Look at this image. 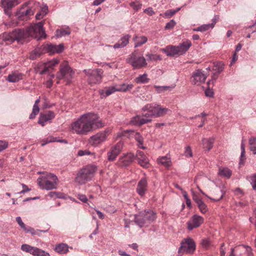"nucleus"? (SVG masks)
Returning a JSON list of instances; mask_svg holds the SVG:
<instances>
[{
	"mask_svg": "<svg viewBox=\"0 0 256 256\" xmlns=\"http://www.w3.org/2000/svg\"><path fill=\"white\" fill-rule=\"evenodd\" d=\"M130 132L132 136H134L135 140L138 142V146L139 148L144 150L146 148L145 146H143L144 139L142 136L140 134L139 132H136L131 130H126L118 134V137H121L124 134V133Z\"/></svg>",
	"mask_w": 256,
	"mask_h": 256,
	"instance_id": "nucleus-17",
	"label": "nucleus"
},
{
	"mask_svg": "<svg viewBox=\"0 0 256 256\" xmlns=\"http://www.w3.org/2000/svg\"><path fill=\"white\" fill-rule=\"evenodd\" d=\"M126 62L134 69H140L146 67L148 64L145 58L142 56L138 55L136 52L128 56Z\"/></svg>",
	"mask_w": 256,
	"mask_h": 256,
	"instance_id": "nucleus-6",
	"label": "nucleus"
},
{
	"mask_svg": "<svg viewBox=\"0 0 256 256\" xmlns=\"http://www.w3.org/2000/svg\"><path fill=\"white\" fill-rule=\"evenodd\" d=\"M214 140V138H204L202 140V148L206 151L210 150L213 147Z\"/></svg>",
	"mask_w": 256,
	"mask_h": 256,
	"instance_id": "nucleus-29",
	"label": "nucleus"
},
{
	"mask_svg": "<svg viewBox=\"0 0 256 256\" xmlns=\"http://www.w3.org/2000/svg\"><path fill=\"white\" fill-rule=\"evenodd\" d=\"M64 70L60 69L59 72L56 74V78L58 80H64L66 84H70L74 77V71L69 66L66 70V74L64 75Z\"/></svg>",
	"mask_w": 256,
	"mask_h": 256,
	"instance_id": "nucleus-14",
	"label": "nucleus"
},
{
	"mask_svg": "<svg viewBox=\"0 0 256 256\" xmlns=\"http://www.w3.org/2000/svg\"><path fill=\"white\" fill-rule=\"evenodd\" d=\"M32 247L33 246L27 244H23L21 246V250L24 252H28Z\"/></svg>",
	"mask_w": 256,
	"mask_h": 256,
	"instance_id": "nucleus-61",
	"label": "nucleus"
},
{
	"mask_svg": "<svg viewBox=\"0 0 256 256\" xmlns=\"http://www.w3.org/2000/svg\"><path fill=\"white\" fill-rule=\"evenodd\" d=\"M176 24V22L174 20H172L170 22H168L165 26L166 30H170L174 28Z\"/></svg>",
	"mask_w": 256,
	"mask_h": 256,
	"instance_id": "nucleus-58",
	"label": "nucleus"
},
{
	"mask_svg": "<svg viewBox=\"0 0 256 256\" xmlns=\"http://www.w3.org/2000/svg\"><path fill=\"white\" fill-rule=\"evenodd\" d=\"M104 126V123L97 113L86 112L81 115L76 121L72 123L70 130L74 134L86 135Z\"/></svg>",
	"mask_w": 256,
	"mask_h": 256,
	"instance_id": "nucleus-2",
	"label": "nucleus"
},
{
	"mask_svg": "<svg viewBox=\"0 0 256 256\" xmlns=\"http://www.w3.org/2000/svg\"><path fill=\"white\" fill-rule=\"evenodd\" d=\"M192 46L191 42L186 40L180 44L178 46H177L178 51V56L182 55L184 54Z\"/></svg>",
	"mask_w": 256,
	"mask_h": 256,
	"instance_id": "nucleus-24",
	"label": "nucleus"
},
{
	"mask_svg": "<svg viewBox=\"0 0 256 256\" xmlns=\"http://www.w3.org/2000/svg\"><path fill=\"white\" fill-rule=\"evenodd\" d=\"M210 241L209 238H204L202 240L201 245L204 248H208L210 246Z\"/></svg>",
	"mask_w": 256,
	"mask_h": 256,
	"instance_id": "nucleus-54",
	"label": "nucleus"
},
{
	"mask_svg": "<svg viewBox=\"0 0 256 256\" xmlns=\"http://www.w3.org/2000/svg\"><path fill=\"white\" fill-rule=\"evenodd\" d=\"M97 170L98 167L94 164H88L85 166L77 173L74 179L75 182L78 185L84 184L92 180Z\"/></svg>",
	"mask_w": 256,
	"mask_h": 256,
	"instance_id": "nucleus-4",
	"label": "nucleus"
},
{
	"mask_svg": "<svg viewBox=\"0 0 256 256\" xmlns=\"http://www.w3.org/2000/svg\"><path fill=\"white\" fill-rule=\"evenodd\" d=\"M135 156L134 154L132 152L128 153L119 160V163L122 166H126L129 165L132 162L134 161Z\"/></svg>",
	"mask_w": 256,
	"mask_h": 256,
	"instance_id": "nucleus-23",
	"label": "nucleus"
},
{
	"mask_svg": "<svg viewBox=\"0 0 256 256\" xmlns=\"http://www.w3.org/2000/svg\"><path fill=\"white\" fill-rule=\"evenodd\" d=\"M139 216L142 217L144 220H149L150 222L154 221L156 218V214L152 210H148L142 212L140 213Z\"/></svg>",
	"mask_w": 256,
	"mask_h": 256,
	"instance_id": "nucleus-27",
	"label": "nucleus"
},
{
	"mask_svg": "<svg viewBox=\"0 0 256 256\" xmlns=\"http://www.w3.org/2000/svg\"><path fill=\"white\" fill-rule=\"evenodd\" d=\"M111 132L112 130L109 128H106L104 130L100 131L91 136L88 140V142L94 146H97L104 142Z\"/></svg>",
	"mask_w": 256,
	"mask_h": 256,
	"instance_id": "nucleus-8",
	"label": "nucleus"
},
{
	"mask_svg": "<svg viewBox=\"0 0 256 256\" xmlns=\"http://www.w3.org/2000/svg\"><path fill=\"white\" fill-rule=\"evenodd\" d=\"M148 60L150 61H157L158 60H161V58L160 55L156 54H152L148 53L146 55Z\"/></svg>",
	"mask_w": 256,
	"mask_h": 256,
	"instance_id": "nucleus-48",
	"label": "nucleus"
},
{
	"mask_svg": "<svg viewBox=\"0 0 256 256\" xmlns=\"http://www.w3.org/2000/svg\"><path fill=\"white\" fill-rule=\"evenodd\" d=\"M151 118L149 116H140V126L150 122L152 120Z\"/></svg>",
	"mask_w": 256,
	"mask_h": 256,
	"instance_id": "nucleus-53",
	"label": "nucleus"
},
{
	"mask_svg": "<svg viewBox=\"0 0 256 256\" xmlns=\"http://www.w3.org/2000/svg\"><path fill=\"white\" fill-rule=\"evenodd\" d=\"M30 4V2H25L22 5V7L17 11L16 16L19 18H24L33 15L36 10V8H38L40 6L38 2H34V7H30L28 5Z\"/></svg>",
	"mask_w": 256,
	"mask_h": 256,
	"instance_id": "nucleus-9",
	"label": "nucleus"
},
{
	"mask_svg": "<svg viewBox=\"0 0 256 256\" xmlns=\"http://www.w3.org/2000/svg\"><path fill=\"white\" fill-rule=\"evenodd\" d=\"M148 188V182L145 178H143L138 182L137 188L136 192L141 196L145 194Z\"/></svg>",
	"mask_w": 256,
	"mask_h": 256,
	"instance_id": "nucleus-21",
	"label": "nucleus"
},
{
	"mask_svg": "<svg viewBox=\"0 0 256 256\" xmlns=\"http://www.w3.org/2000/svg\"><path fill=\"white\" fill-rule=\"evenodd\" d=\"M250 149L254 154H256V137L252 138L249 140Z\"/></svg>",
	"mask_w": 256,
	"mask_h": 256,
	"instance_id": "nucleus-45",
	"label": "nucleus"
},
{
	"mask_svg": "<svg viewBox=\"0 0 256 256\" xmlns=\"http://www.w3.org/2000/svg\"><path fill=\"white\" fill-rule=\"evenodd\" d=\"M118 92L116 86L106 87L105 90H102L99 91V93L101 96L106 97L114 92Z\"/></svg>",
	"mask_w": 256,
	"mask_h": 256,
	"instance_id": "nucleus-32",
	"label": "nucleus"
},
{
	"mask_svg": "<svg viewBox=\"0 0 256 256\" xmlns=\"http://www.w3.org/2000/svg\"><path fill=\"white\" fill-rule=\"evenodd\" d=\"M55 118L54 113L50 110L44 113H40L38 120V124L44 126L47 123H50Z\"/></svg>",
	"mask_w": 256,
	"mask_h": 256,
	"instance_id": "nucleus-12",
	"label": "nucleus"
},
{
	"mask_svg": "<svg viewBox=\"0 0 256 256\" xmlns=\"http://www.w3.org/2000/svg\"><path fill=\"white\" fill-rule=\"evenodd\" d=\"M21 228L22 229L24 230L26 232H30L32 234H39L40 232H46V230H38L36 232H34V230L31 228L30 227H28V228H26V225H20Z\"/></svg>",
	"mask_w": 256,
	"mask_h": 256,
	"instance_id": "nucleus-44",
	"label": "nucleus"
},
{
	"mask_svg": "<svg viewBox=\"0 0 256 256\" xmlns=\"http://www.w3.org/2000/svg\"><path fill=\"white\" fill-rule=\"evenodd\" d=\"M184 154L186 158H192L193 157V152L192 147L190 146H186L184 148Z\"/></svg>",
	"mask_w": 256,
	"mask_h": 256,
	"instance_id": "nucleus-43",
	"label": "nucleus"
},
{
	"mask_svg": "<svg viewBox=\"0 0 256 256\" xmlns=\"http://www.w3.org/2000/svg\"><path fill=\"white\" fill-rule=\"evenodd\" d=\"M192 224H202L204 222V218L200 216L194 214L192 218Z\"/></svg>",
	"mask_w": 256,
	"mask_h": 256,
	"instance_id": "nucleus-47",
	"label": "nucleus"
},
{
	"mask_svg": "<svg viewBox=\"0 0 256 256\" xmlns=\"http://www.w3.org/2000/svg\"><path fill=\"white\" fill-rule=\"evenodd\" d=\"M36 256H50V254L48 252L39 248Z\"/></svg>",
	"mask_w": 256,
	"mask_h": 256,
	"instance_id": "nucleus-63",
	"label": "nucleus"
},
{
	"mask_svg": "<svg viewBox=\"0 0 256 256\" xmlns=\"http://www.w3.org/2000/svg\"><path fill=\"white\" fill-rule=\"evenodd\" d=\"M84 72L88 76V82L90 86L98 84L102 82L103 75L102 69L84 70Z\"/></svg>",
	"mask_w": 256,
	"mask_h": 256,
	"instance_id": "nucleus-7",
	"label": "nucleus"
},
{
	"mask_svg": "<svg viewBox=\"0 0 256 256\" xmlns=\"http://www.w3.org/2000/svg\"><path fill=\"white\" fill-rule=\"evenodd\" d=\"M69 65L66 61L63 62L62 64L60 66V69H63L64 70V75H66L67 73L66 70H67L68 68H69Z\"/></svg>",
	"mask_w": 256,
	"mask_h": 256,
	"instance_id": "nucleus-59",
	"label": "nucleus"
},
{
	"mask_svg": "<svg viewBox=\"0 0 256 256\" xmlns=\"http://www.w3.org/2000/svg\"><path fill=\"white\" fill-rule=\"evenodd\" d=\"M140 116H136L134 117L130 121L132 124L134 125L140 126Z\"/></svg>",
	"mask_w": 256,
	"mask_h": 256,
	"instance_id": "nucleus-62",
	"label": "nucleus"
},
{
	"mask_svg": "<svg viewBox=\"0 0 256 256\" xmlns=\"http://www.w3.org/2000/svg\"><path fill=\"white\" fill-rule=\"evenodd\" d=\"M136 158L138 164L144 168H148L150 166L149 159L141 150H138L136 154Z\"/></svg>",
	"mask_w": 256,
	"mask_h": 256,
	"instance_id": "nucleus-19",
	"label": "nucleus"
},
{
	"mask_svg": "<svg viewBox=\"0 0 256 256\" xmlns=\"http://www.w3.org/2000/svg\"><path fill=\"white\" fill-rule=\"evenodd\" d=\"M44 22H41L31 24L26 29L16 28L10 32H4L0 35V42H8L11 43L16 41L23 44L31 37L38 40L44 38L46 34L44 28Z\"/></svg>",
	"mask_w": 256,
	"mask_h": 256,
	"instance_id": "nucleus-1",
	"label": "nucleus"
},
{
	"mask_svg": "<svg viewBox=\"0 0 256 256\" xmlns=\"http://www.w3.org/2000/svg\"><path fill=\"white\" fill-rule=\"evenodd\" d=\"M42 50L46 52L53 54L55 53H60L64 50V46L62 44L58 45L52 44H46L42 46Z\"/></svg>",
	"mask_w": 256,
	"mask_h": 256,
	"instance_id": "nucleus-15",
	"label": "nucleus"
},
{
	"mask_svg": "<svg viewBox=\"0 0 256 256\" xmlns=\"http://www.w3.org/2000/svg\"><path fill=\"white\" fill-rule=\"evenodd\" d=\"M142 110L144 116L151 118L163 116L170 111L168 108H163L156 102L146 104L142 107Z\"/></svg>",
	"mask_w": 256,
	"mask_h": 256,
	"instance_id": "nucleus-5",
	"label": "nucleus"
},
{
	"mask_svg": "<svg viewBox=\"0 0 256 256\" xmlns=\"http://www.w3.org/2000/svg\"><path fill=\"white\" fill-rule=\"evenodd\" d=\"M180 8H178L176 10H170L166 11L164 14V16L166 18H170L174 16L176 12H178Z\"/></svg>",
	"mask_w": 256,
	"mask_h": 256,
	"instance_id": "nucleus-51",
	"label": "nucleus"
},
{
	"mask_svg": "<svg viewBox=\"0 0 256 256\" xmlns=\"http://www.w3.org/2000/svg\"><path fill=\"white\" fill-rule=\"evenodd\" d=\"M133 40L134 42V48H138L146 44L148 41V38L144 36L136 35L133 37Z\"/></svg>",
	"mask_w": 256,
	"mask_h": 256,
	"instance_id": "nucleus-31",
	"label": "nucleus"
},
{
	"mask_svg": "<svg viewBox=\"0 0 256 256\" xmlns=\"http://www.w3.org/2000/svg\"><path fill=\"white\" fill-rule=\"evenodd\" d=\"M218 18V16L215 15L212 20V24H204L200 26L201 32L207 31L209 29H212L214 27Z\"/></svg>",
	"mask_w": 256,
	"mask_h": 256,
	"instance_id": "nucleus-33",
	"label": "nucleus"
},
{
	"mask_svg": "<svg viewBox=\"0 0 256 256\" xmlns=\"http://www.w3.org/2000/svg\"><path fill=\"white\" fill-rule=\"evenodd\" d=\"M206 76L202 73L201 70H197L192 76V82L194 84H199L205 81Z\"/></svg>",
	"mask_w": 256,
	"mask_h": 256,
	"instance_id": "nucleus-20",
	"label": "nucleus"
},
{
	"mask_svg": "<svg viewBox=\"0 0 256 256\" xmlns=\"http://www.w3.org/2000/svg\"><path fill=\"white\" fill-rule=\"evenodd\" d=\"M24 74L18 71H14L9 74L6 80L10 82H16L23 78Z\"/></svg>",
	"mask_w": 256,
	"mask_h": 256,
	"instance_id": "nucleus-26",
	"label": "nucleus"
},
{
	"mask_svg": "<svg viewBox=\"0 0 256 256\" xmlns=\"http://www.w3.org/2000/svg\"><path fill=\"white\" fill-rule=\"evenodd\" d=\"M8 142L6 140H0V152L8 148Z\"/></svg>",
	"mask_w": 256,
	"mask_h": 256,
	"instance_id": "nucleus-57",
	"label": "nucleus"
},
{
	"mask_svg": "<svg viewBox=\"0 0 256 256\" xmlns=\"http://www.w3.org/2000/svg\"><path fill=\"white\" fill-rule=\"evenodd\" d=\"M246 180H248L254 190H256V174L246 176Z\"/></svg>",
	"mask_w": 256,
	"mask_h": 256,
	"instance_id": "nucleus-46",
	"label": "nucleus"
},
{
	"mask_svg": "<svg viewBox=\"0 0 256 256\" xmlns=\"http://www.w3.org/2000/svg\"><path fill=\"white\" fill-rule=\"evenodd\" d=\"M2 4L4 10L10 9L16 6L13 0H2Z\"/></svg>",
	"mask_w": 256,
	"mask_h": 256,
	"instance_id": "nucleus-42",
	"label": "nucleus"
},
{
	"mask_svg": "<svg viewBox=\"0 0 256 256\" xmlns=\"http://www.w3.org/2000/svg\"><path fill=\"white\" fill-rule=\"evenodd\" d=\"M224 68V64L222 62H216L214 66V70L218 73L221 72Z\"/></svg>",
	"mask_w": 256,
	"mask_h": 256,
	"instance_id": "nucleus-49",
	"label": "nucleus"
},
{
	"mask_svg": "<svg viewBox=\"0 0 256 256\" xmlns=\"http://www.w3.org/2000/svg\"><path fill=\"white\" fill-rule=\"evenodd\" d=\"M70 34V31L68 28L66 29H60L57 30L56 32V36L57 38L64 36L66 35H69Z\"/></svg>",
	"mask_w": 256,
	"mask_h": 256,
	"instance_id": "nucleus-41",
	"label": "nucleus"
},
{
	"mask_svg": "<svg viewBox=\"0 0 256 256\" xmlns=\"http://www.w3.org/2000/svg\"><path fill=\"white\" fill-rule=\"evenodd\" d=\"M196 250V244L190 238L184 239L180 243L178 253L193 254Z\"/></svg>",
	"mask_w": 256,
	"mask_h": 256,
	"instance_id": "nucleus-11",
	"label": "nucleus"
},
{
	"mask_svg": "<svg viewBox=\"0 0 256 256\" xmlns=\"http://www.w3.org/2000/svg\"><path fill=\"white\" fill-rule=\"evenodd\" d=\"M217 78L216 76H212V80H209L208 82V88H206L205 90V94L208 97H212L214 95V92L212 89H210V85L211 82H212V84H213L214 81L216 80Z\"/></svg>",
	"mask_w": 256,
	"mask_h": 256,
	"instance_id": "nucleus-40",
	"label": "nucleus"
},
{
	"mask_svg": "<svg viewBox=\"0 0 256 256\" xmlns=\"http://www.w3.org/2000/svg\"><path fill=\"white\" fill-rule=\"evenodd\" d=\"M161 50L164 52L168 56H174L176 55L178 56V48L176 46H168L165 48H162Z\"/></svg>",
	"mask_w": 256,
	"mask_h": 256,
	"instance_id": "nucleus-25",
	"label": "nucleus"
},
{
	"mask_svg": "<svg viewBox=\"0 0 256 256\" xmlns=\"http://www.w3.org/2000/svg\"><path fill=\"white\" fill-rule=\"evenodd\" d=\"M38 173L42 174L37 179L38 184L40 189L50 190L57 188L59 180L56 174L43 172Z\"/></svg>",
	"mask_w": 256,
	"mask_h": 256,
	"instance_id": "nucleus-3",
	"label": "nucleus"
},
{
	"mask_svg": "<svg viewBox=\"0 0 256 256\" xmlns=\"http://www.w3.org/2000/svg\"><path fill=\"white\" fill-rule=\"evenodd\" d=\"M134 81L137 84H146L149 82L150 79L148 78V74L144 73L136 78Z\"/></svg>",
	"mask_w": 256,
	"mask_h": 256,
	"instance_id": "nucleus-39",
	"label": "nucleus"
},
{
	"mask_svg": "<svg viewBox=\"0 0 256 256\" xmlns=\"http://www.w3.org/2000/svg\"><path fill=\"white\" fill-rule=\"evenodd\" d=\"M157 162L166 167H169L171 166V160L170 157L164 156L158 158Z\"/></svg>",
	"mask_w": 256,
	"mask_h": 256,
	"instance_id": "nucleus-36",
	"label": "nucleus"
},
{
	"mask_svg": "<svg viewBox=\"0 0 256 256\" xmlns=\"http://www.w3.org/2000/svg\"><path fill=\"white\" fill-rule=\"evenodd\" d=\"M64 70L60 69L59 72L56 74V78L58 80H64L66 84H70L74 77V71L69 66L66 70V74L64 75Z\"/></svg>",
	"mask_w": 256,
	"mask_h": 256,
	"instance_id": "nucleus-13",
	"label": "nucleus"
},
{
	"mask_svg": "<svg viewBox=\"0 0 256 256\" xmlns=\"http://www.w3.org/2000/svg\"><path fill=\"white\" fill-rule=\"evenodd\" d=\"M229 256H254L252 248L248 246L239 245L231 248Z\"/></svg>",
	"mask_w": 256,
	"mask_h": 256,
	"instance_id": "nucleus-10",
	"label": "nucleus"
},
{
	"mask_svg": "<svg viewBox=\"0 0 256 256\" xmlns=\"http://www.w3.org/2000/svg\"><path fill=\"white\" fill-rule=\"evenodd\" d=\"M58 62L59 60L58 59L54 58L46 63L42 64L40 65V67L42 68V70L40 71V74L42 75L49 72Z\"/></svg>",
	"mask_w": 256,
	"mask_h": 256,
	"instance_id": "nucleus-16",
	"label": "nucleus"
},
{
	"mask_svg": "<svg viewBox=\"0 0 256 256\" xmlns=\"http://www.w3.org/2000/svg\"><path fill=\"white\" fill-rule=\"evenodd\" d=\"M54 250L60 254H64L68 251V246L66 244H59L56 246Z\"/></svg>",
	"mask_w": 256,
	"mask_h": 256,
	"instance_id": "nucleus-34",
	"label": "nucleus"
},
{
	"mask_svg": "<svg viewBox=\"0 0 256 256\" xmlns=\"http://www.w3.org/2000/svg\"><path fill=\"white\" fill-rule=\"evenodd\" d=\"M40 55V50L38 49H35L30 54V58L31 60H34L36 59Z\"/></svg>",
	"mask_w": 256,
	"mask_h": 256,
	"instance_id": "nucleus-55",
	"label": "nucleus"
},
{
	"mask_svg": "<svg viewBox=\"0 0 256 256\" xmlns=\"http://www.w3.org/2000/svg\"><path fill=\"white\" fill-rule=\"evenodd\" d=\"M225 194L226 190L224 189V186H222V188L218 187L216 188L213 190V194L214 198H210L206 195V196L213 201L218 202L222 198Z\"/></svg>",
	"mask_w": 256,
	"mask_h": 256,
	"instance_id": "nucleus-22",
	"label": "nucleus"
},
{
	"mask_svg": "<svg viewBox=\"0 0 256 256\" xmlns=\"http://www.w3.org/2000/svg\"><path fill=\"white\" fill-rule=\"evenodd\" d=\"M90 154H94V153L91 152H90L88 150H80L78 152V156H82L85 155H90Z\"/></svg>",
	"mask_w": 256,
	"mask_h": 256,
	"instance_id": "nucleus-60",
	"label": "nucleus"
},
{
	"mask_svg": "<svg viewBox=\"0 0 256 256\" xmlns=\"http://www.w3.org/2000/svg\"><path fill=\"white\" fill-rule=\"evenodd\" d=\"M232 171L227 168H219L218 174L220 176L229 178L232 176Z\"/></svg>",
	"mask_w": 256,
	"mask_h": 256,
	"instance_id": "nucleus-38",
	"label": "nucleus"
},
{
	"mask_svg": "<svg viewBox=\"0 0 256 256\" xmlns=\"http://www.w3.org/2000/svg\"><path fill=\"white\" fill-rule=\"evenodd\" d=\"M40 102V97L38 98L34 102V104L32 107V113L30 114L29 118L30 119H34L35 118L36 116L40 112V108L38 104Z\"/></svg>",
	"mask_w": 256,
	"mask_h": 256,
	"instance_id": "nucleus-35",
	"label": "nucleus"
},
{
	"mask_svg": "<svg viewBox=\"0 0 256 256\" xmlns=\"http://www.w3.org/2000/svg\"><path fill=\"white\" fill-rule=\"evenodd\" d=\"M182 193L186 200V204L187 205L188 207L190 208H192L191 200L189 198L187 192L186 191H182Z\"/></svg>",
	"mask_w": 256,
	"mask_h": 256,
	"instance_id": "nucleus-56",
	"label": "nucleus"
},
{
	"mask_svg": "<svg viewBox=\"0 0 256 256\" xmlns=\"http://www.w3.org/2000/svg\"><path fill=\"white\" fill-rule=\"evenodd\" d=\"M130 5L136 10H138L140 9L142 7V4L140 3V2L138 0L131 2L130 4Z\"/></svg>",
	"mask_w": 256,
	"mask_h": 256,
	"instance_id": "nucleus-52",
	"label": "nucleus"
},
{
	"mask_svg": "<svg viewBox=\"0 0 256 256\" xmlns=\"http://www.w3.org/2000/svg\"><path fill=\"white\" fill-rule=\"evenodd\" d=\"M77 198L80 201L84 203H86L88 202V198L86 195L82 194H78Z\"/></svg>",
	"mask_w": 256,
	"mask_h": 256,
	"instance_id": "nucleus-64",
	"label": "nucleus"
},
{
	"mask_svg": "<svg viewBox=\"0 0 256 256\" xmlns=\"http://www.w3.org/2000/svg\"><path fill=\"white\" fill-rule=\"evenodd\" d=\"M193 199L197 204L200 212L202 214H206L208 210V208L203 200L198 197H194Z\"/></svg>",
	"mask_w": 256,
	"mask_h": 256,
	"instance_id": "nucleus-30",
	"label": "nucleus"
},
{
	"mask_svg": "<svg viewBox=\"0 0 256 256\" xmlns=\"http://www.w3.org/2000/svg\"><path fill=\"white\" fill-rule=\"evenodd\" d=\"M118 89V92H126L128 90H132L134 86L132 84H122L119 85H116Z\"/></svg>",
	"mask_w": 256,
	"mask_h": 256,
	"instance_id": "nucleus-37",
	"label": "nucleus"
},
{
	"mask_svg": "<svg viewBox=\"0 0 256 256\" xmlns=\"http://www.w3.org/2000/svg\"><path fill=\"white\" fill-rule=\"evenodd\" d=\"M122 144L118 142L112 146L110 150L108 152V159L110 161L114 160L120 154L122 148Z\"/></svg>",
	"mask_w": 256,
	"mask_h": 256,
	"instance_id": "nucleus-18",
	"label": "nucleus"
},
{
	"mask_svg": "<svg viewBox=\"0 0 256 256\" xmlns=\"http://www.w3.org/2000/svg\"><path fill=\"white\" fill-rule=\"evenodd\" d=\"M130 38V36L129 34L124 36L113 46V48L116 49L125 47L128 44Z\"/></svg>",
	"mask_w": 256,
	"mask_h": 256,
	"instance_id": "nucleus-28",
	"label": "nucleus"
},
{
	"mask_svg": "<svg viewBox=\"0 0 256 256\" xmlns=\"http://www.w3.org/2000/svg\"><path fill=\"white\" fill-rule=\"evenodd\" d=\"M56 140L54 137L51 136H48V138H44L42 140V146H44L50 142H56Z\"/></svg>",
	"mask_w": 256,
	"mask_h": 256,
	"instance_id": "nucleus-50",
	"label": "nucleus"
}]
</instances>
